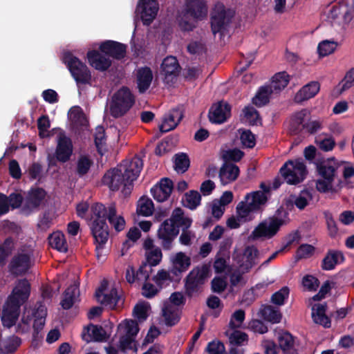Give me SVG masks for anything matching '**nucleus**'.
<instances>
[{
	"label": "nucleus",
	"instance_id": "obj_57",
	"mask_svg": "<svg viewBox=\"0 0 354 354\" xmlns=\"http://www.w3.org/2000/svg\"><path fill=\"white\" fill-rule=\"evenodd\" d=\"M162 315L165 320V324L168 326H173L180 321V317L177 313L169 308L162 310Z\"/></svg>",
	"mask_w": 354,
	"mask_h": 354
},
{
	"label": "nucleus",
	"instance_id": "obj_2",
	"mask_svg": "<svg viewBox=\"0 0 354 354\" xmlns=\"http://www.w3.org/2000/svg\"><path fill=\"white\" fill-rule=\"evenodd\" d=\"M143 167V161L135 156L130 162L113 168L105 173L102 181L111 190L118 191L122 187V193L124 196L130 195L133 187V182L139 176Z\"/></svg>",
	"mask_w": 354,
	"mask_h": 354
},
{
	"label": "nucleus",
	"instance_id": "obj_4",
	"mask_svg": "<svg viewBox=\"0 0 354 354\" xmlns=\"http://www.w3.org/2000/svg\"><path fill=\"white\" fill-rule=\"evenodd\" d=\"M235 11L227 8L221 2H217L210 12V26L212 34H219L221 37L229 30Z\"/></svg>",
	"mask_w": 354,
	"mask_h": 354
},
{
	"label": "nucleus",
	"instance_id": "obj_60",
	"mask_svg": "<svg viewBox=\"0 0 354 354\" xmlns=\"http://www.w3.org/2000/svg\"><path fill=\"white\" fill-rule=\"evenodd\" d=\"M339 84L342 85L340 88L341 93L349 89L354 85V67L346 73L344 78Z\"/></svg>",
	"mask_w": 354,
	"mask_h": 354
},
{
	"label": "nucleus",
	"instance_id": "obj_47",
	"mask_svg": "<svg viewBox=\"0 0 354 354\" xmlns=\"http://www.w3.org/2000/svg\"><path fill=\"white\" fill-rule=\"evenodd\" d=\"M145 256L146 262L144 263L149 265V266L151 268L152 266H156L160 263L162 258V253L161 249L158 247H156L153 250L147 251L145 252Z\"/></svg>",
	"mask_w": 354,
	"mask_h": 354
},
{
	"label": "nucleus",
	"instance_id": "obj_16",
	"mask_svg": "<svg viewBox=\"0 0 354 354\" xmlns=\"http://www.w3.org/2000/svg\"><path fill=\"white\" fill-rule=\"evenodd\" d=\"M89 64L99 71H106L112 65L109 57L102 53L100 50H88L86 54Z\"/></svg>",
	"mask_w": 354,
	"mask_h": 354
},
{
	"label": "nucleus",
	"instance_id": "obj_41",
	"mask_svg": "<svg viewBox=\"0 0 354 354\" xmlns=\"http://www.w3.org/2000/svg\"><path fill=\"white\" fill-rule=\"evenodd\" d=\"M15 242L12 237H7L0 243V263L4 264L7 258L11 255L15 249Z\"/></svg>",
	"mask_w": 354,
	"mask_h": 354
},
{
	"label": "nucleus",
	"instance_id": "obj_5",
	"mask_svg": "<svg viewBox=\"0 0 354 354\" xmlns=\"http://www.w3.org/2000/svg\"><path fill=\"white\" fill-rule=\"evenodd\" d=\"M62 61L66 65L77 86L91 85V72L84 62L70 51L63 53Z\"/></svg>",
	"mask_w": 354,
	"mask_h": 354
},
{
	"label": "nucleus",
	"instance_id": "obj_13",
	"mask_svg": "<svg viewBox=\"0 0 354 354\" xmlns=\"http://www.w3.org/2000/svg\"><path fill=\"white\" fill-rule=\"evenodd\" d=\"M99 50L109 58L121 60L126 56L127 45L113 40H106L100 44Z\"/></svg>",
	"mask_w": 354,
	"mask_h": 354
},
{
	"label": "nucleus",
	"instance_id": "obj_28",
	"mask_svg": "<svg viewBox=\"0 0 354 354\" xmlns=\"http://www.w3.org/2000/svg\"><path fill=\"white\" fill-rule=\"evenodd\" d=\"M69 117L74 128L82 130L88 124V120L81 107L76 106L70 109Z\"/></svg>",
	"mask_w": 354,
	"mask_h": 354
},
{
	"label": "nucleus",
	"instance_id": "obj_23",
	"mask_svg": "<svg viewBox=\"0 0 354 354\" xmlns=\"http://www.w3.org/2000/svg\"><path fill=\"white\" fill-rule=\"evenodd\" d=\"M320 88L319 84L317 82H311L301 88L296 93L295 101L297 103H301L315 97Z\"/></svg>",
	"mask_w": 354,
	"mask_h": 354
},
{
	"label": "nucleus",
	"instance_id": "obj_44",
	"mask_svg": "<svg viewBox=\"0 0 354 354\" xmlns=\"http://www.w3.org/2000/svg\"><path fill=\"white\" fill-rule=\"evenodd\" d=\"M46 196V192L41 187L32 188L28 194V201L33 207H39Z\"/></svg>",
	"mask_w": 354,
	"mask_h": 354
},
{
	"label": "nucleus",
	"instance_id": "obj_19",
	"mask_svg": "<svg viewBox=\"0 0 354 354\" xmlns=\"http://www.w3.org/2000/svg\"><path fill=\"white\" fill-rule=\"evenodd\" d=\"M172 268L170 272L178 279L182 274L187 271L191 265V259L183 252H178L172 259Z\"/></svg>",
	"mask_w": 354,
	"mask_h": 354
},
{
	"label": "nucleus",
	"instance_id": "obj_46",
	"mask_svg": "<svg viewBox=\"0 0 354 354\" xmlns=\"http://www.w3.org/2000/svg\"><path fill=\"white\" fill-rule=\"evenodd\" d=\"M175 169L178 172L185 173L190 165V160L188 155L185 153H179L175 155L174 160Z\"/></svg>",
	"mask_w": 354,
	"mask_h": 354
},
{
	"label": "nucleus",
	"instance_id": "obj_11",
	"mask_svg": "<svg viewBox=\"0 0 354 354\" xmlns=\"http://www.w3.org/2000/svg\"><path fill=\"white\" fill-rule=\"evenodd\" d=\"M178 234L179 229L176 228L167 219L160 225L157 239L164 250L169 251L172 249L173 242Z\"/></svg>",
	"mask_w": 354,
	"mask_h": 354
},
{
	"label": "nucleus",
	"instance_id": "obj_56",
	"mask_svg": "<svg viewBox=\"0 0 354 354\" xmlns=\"http://www.w3.org/2000/svg\"><path fill=\"white\" fill-rule=\"evenodd\" d=\"M243 112L246 120L251 125H257V122L260 120V115L257 110L252 106H246Z\"/></svg>",
	"mask_w": 354,
	"mask_h": 354
},
{
	"label": "nucleus",
	"instance_id": "obj_45",
	"mask_svg": "<svg viewBox=\"0 0 354 354\" xmlns=\"http://www.w3.org/2000/svg\"><path fill=\"white\" fill-rule=\"evenodd\" d=\"M93 163L92 160L88 156L85 155L80 156L77 162V174L80 177L85 176L89 171Z\"/></svg>",
	"mask_w": 354,
	"mask_h": 354
},
{
	"label": "nucleus",
	"instance_id": "obj_50",
	"mask_svg": "<svg viewBox=\"0 0 354 354\" xmlns=\"http://www.w3.org/2000/svg\"><path fill=\"white\" fill-rule=\"evenodd\" d=\"M337 46V42L334 41L324 40L318 44L317 51L321 57H325L333 53Z\"/></svg>",
	"mask_w": 354,
	"mask_h": 354
},
{
	"label": "nucleus",
	"instance_id": "obj_32",
	"mask_svg": "<svg viewBox=\"0 0 354 354\" xmlns=\"http://www.w3.org/2000/svg\"><path fill=\"white\" fill-rule=\"evenodd\" d=\"M80 293L78 286L73 284L69 286L63 294L61 306L65 310L71 308L75 303V297Z\"/></svg>",
	"mask_w": 354,
	"mask_h": 354
},
{
	"label": "nucleus",
	"instance_id": "obj_6",
	"mask_svg": "<svg viewBox=\"0 0 354 354\" xmlns=\"http://www.w3.org/2000/svg\"><path fill=\"white\" fill-rule=\"evenodd\" d=\"M136 97L127 86H122L111 97L110 114L114 118L124 116L134 105Z\"/></svg>",
	"mask_w": 354,
	"mask_h": 354
},
{
	"label": "nucleus",
	"instance_id": "obj_20",
	"mask_svg": "<svg viewBox=\"0 0 354 354\" xmlns=\"http://www.w3.org/2000/svg\"><path fill=\"white\" fill-rule=\"evenodd\" d=\"M230 110L231 107L227 103L220 102L214 104L209 111V120L212 123L221 124L227 120Z\"/></svg>",
	"mask_w": 354,
	"mask_h": 354
},
{
	"label": "nucleus",
	"instance_id": "obj_38",
	"mask_svg": "<svg viewBox=\"0 0 354 354\" xmlns=\"http://www.w3.org/2000/svg\"><path fill=\"white\" fill-rule=\"evenodd\" d=\"M244 199L248 201L250 206L254 207L257 212L259 211L261 206L265 205L268 201L266 195L261 191H255L247 194Z\"/></svg>",
	"mask_w": 354,
	"mask_h": 354
},
{
	"label": "nucleus",
	"instance_id": "obj_12",
	"mask_svg": "<svg viewBox=\"0 0 354 354\" xmlns=\"http://www.w3.org/2000/svg\"><path fill=\"white\" fill-rule=\"evenodd\" d=\"M159 4L156 0H139L136 12L145 26H149L157 16Z\"/></svg>",
	"mask_w": 354,
	"mask_h": 354
},
{
	"label": "nucleus",
	"instance_id": "obj_7",
	"mask_svg": "<svg viewBox=\"0 0 354 354\" xmlns=\"http://www.w3.org/2000/svg\"><path fill=\"white\" fill-rule=\"evenodd\" d=\"M209 273V267L206 264L193 268L185 279V295L192 298L201 293Z\"/></svg>",
	"mask_w": 354,
	"mask_h": 354
},
{
	"label": "nucleus",
	"instance_id": "obj_1",
	"mask_svg": "<svg viewBox=\"0 0 354 354\" xmlns=\"http://www.w3.org/2000/svg\"><path fill=\"white\" fill-rule=\"evenodd\" d=\"M91 230L94 239L102 243L109 236L108 220L110 225L117 232L124 229L126 222L122 216L117 215V209L114 203L106 207L102 203H96L90 207Z\"/></svg>",
	"mask_w": 354,
	"mask_h": 354
},
{
	"label": "nucleus",
	"instance_id": "obj_14",
	"mask_svg": "<svg viewBox=\"0 0 354 354\" xmlns=\"http://www.w3.org/2000/svg\"><path fill=\"white\" fill-rule=\"evenodd\" d=\"M73 146L72 140L64 133L58 136L57 145L55 149V158L60 162H68L73 154Z\"/></svg>",
	"mask_w": 354,
	"mask_h": 354
},
{
	"label": "nucleus",
	"instance_id": "obj_30",
	"mask_svg": "<svg viewBox=\"0 0 354 354\" xmlns=\"http://www.w3.org/2000/svg\"><path fill=\"white\" fill-rule=\"evenodd\" d=\"M307 113L306 109H302L292 114L290 121V129L292 133L297 134L304 130Z\"/></svg>",
	"mask_w": 354,
	"mask_h": 354
},
{
	"label": "nucleus",
	"instance_id": "obj_8",
	"mask_svg": "<svg viewBox=\"0 0 354 354\" xmlns=\"http://www.w3.org/2000/svg\"><path fill=\"white\" fill-rule=\"evenodd\" d=\"M278 344L273 341L266 340L262 346L265 354H299L296 337L290 333L286 331L278 336Z\"/></svg>",
	"mask_w": 354,
	"mask_h": 354
},
{
	"label": "nucleus",
	"instance_id": "obj_49",
	"mask_svg": "<svg viewBox=\"0 0 354 354\" xmlns=\"http://www.w3.org/2000/svg\"><path fill=\"white\" fill-rule=\"evenodd\" d=\"M257 212L256 209L250 206L248 201H241L236 206V213L239 218L245 221L250 216L251 213Z\"/></svg>",
	"mask_w": 354,
	"mask_h": 354
},
{
	"label": "nucleus",
	"instance_id": "obj_58",
	"mask_svg": "<svg viewBox=\"0 0 354 354\" xmlns=\"http://www.w3.org/2000/svg\"><path fill=\"white\" fill-rule=\"evenodd\" d=\"M302 285L309 291H315L319 286V281L313 275L306 274L302 279Z\"/></svg>",
	"mask_w": 354,
	"mask_h": 354
},
{
	"label": "nucleus",
	"instance_id": "obj_21",
	"mask_svg": "<svg viewBox=\"0 0 354 354\" xmlns=\"http://www.w3.org/2000/svg\"><path fill=\"white\" fill-rule=\"evenodd\" d=\"M240 170L237 165L225 161L221 167L218 177L222 185H227L237 179Z\"/></svg>",
	"mask_w": 354,
	"mask_h": 354
},
{
	"label": "nucleus",
	"instance_id": "obj_22",
	"mask_svg": "<svg viewBox=\"0 0 354 354\" xmlns=\"http://www.w3.org/2000/svg\"><path fill=\"white\" fill-rule=\"evenodd\" d=\"M161 70L165 79L169 77H176L180 70V66L178 59L174 56H167L165 57L161 64Z\"/></svg>",
	"mask_w": 354,
	"mask_h": 354
},
{
	"label": "nucleus",
	"instance_id": "obj_51",
	"mask_svg": "<svg viewBox=\"0 0 354 354\" xmlns=\"http://www.w3.org/2000/svg\"><path fill=\"white\" fill-rule=\"evenodd\" d=\"M290 294V289L288 286H283L275 292L271 297V302L277 306H282L288 299Z\"/></svg>",
	"mask_w": 354,
	"mask_h": 354
},
{
	"label": "nucleus",
	"instance_id": "obj_33",
	"mask_svg": "<svg viewBox=\"0 0 354 354\" xmlns=\"http://www.w3.org/2000/svg\"><path fill=\"white\" fill-rule=\"evenodd\" d=\"M229 330L225 332V335L228 337L229 345L232 346H242L246 345L248 342V335L237 329Z\"/></svg>",
	"mask_w": 354,
	"mask_h": 354
},
{
	"label": "nucleus",
	"instance_id": "obj_36",
	"mask_svg": "<svg viewBox=\"0 0 354 354\" xmlns=\"http://www.w3.org/2000/svg\"><path fill=\"white\" fill-rule=\"evenodd\" d=\"M21 343V339L12 335L0 342V353L9 354L14 353Z\"/></svg>",
	"mask_w": 354,
	"mask_h": 354
},
{
	"label": "nucleus",
	"instance_id": "obj_55",
	"mask_svg": "<svg viewBox=\"0 0 354 354\" xmlns=\"http://www.w3.org/2000/svg\"><path fill=\"white\" fill-rule=\"evenodd\" d=\"M312 194L308 190H303L294 201V204L299 209L303 210L308 205L309 201L312 200Z\"/></svg>",
	"mask_w": 354,
	"mask_h": 354
},
{
	"label": "nucleus",
	"instance_id": "obj_64",
	"mask_svg": "<svg viewBox=\"0 0 354 354\" xmlns=\"http://www.w3.org/2000/svg\"><path fill=\"white\" fill-rule=\"evenodd\" d=\"M206 351L209 354H224L225 348L224 344L221 341H212L208 343Z\"/></svg>",
	"mask_w": 354,
	"mask_h": 354
},
{
	"label": "nucleus",
	"instance_id": "obj_18",
	"mask_svg": "<svg viewBox=\"0 0 354 354\" xmlns=\"http://www.w3.org/2000/svg\"><path fill=\"white\" fill-rule=\"evenodd\" d=\"M345 260V256L342 251L328 250L322 261L321 268L326 271L333 270L336 266L343 263Z\"/></svg>",
	"mask_w": 354,
	"mask_h": 354
},
{
	"label": "nucleus",
	"instance_id": "obj_9",
	"mask_svg": "<svg viewBox=\"0 0 354 354\" xmlns=\"http://www.w3.org/2000/svg\"><path fill=\"white\" fill-rule=\"evenodd\" d=\"M280 173L290 185L301 182L306 174V167L302 158L289 160L281 167Z\"/></svg>",
	"mask_w": 354,
	"mask_h": 354
},
{
	"label": "nucleus",
	"instance_id": "obj_31",
	"mask_svg": "<svg viewBox=\"0 0 354 354\" xmlns=\"http://www.w3.org/2000/svg\"><path fill=\"white\" fill-rule=\"evenodd\" d=\"M95 297L102 305L114 308L118 303L120 297L115 290H112L109 294H103L101 289L96 291Z\"/></svg>",
	"mask_w": 354,
	"mask_h": 354
},
{
	"label": "nucleus",
	"instance_id": "obj_59",
	"mask_svg": "<svg viewBox=\"0 0 354 354\" xmlns=\"http://www.w3.org/2000/svg\"><path fill=\"white\" fill-rule=\"evenodd\" d=\"M171 272H168L165 270H160L158 272L156 275L153 276L152 280L156 283L160 288H162V285L166 281H172L174 279L171 277Z\"/></svg>",
	"mask_w": 354,
	"mask_h": 354
},
{
	"label": "nucleus",
	"instance_id": "obj_48",
	"mask_svg": "<svg viewBox=\"0 0 354 354\" xmlns=\"http://www.w3.org/2000/svg\"><path fill=\"white\" fill-rule=\"evenodd\" d=\"M317 171L322 178L334 180L336 167L328 162H322L317 166Z\"/></svg>",
	"mask_w": 354,
	"mask_h": 354
},
{
	"label": "nucleus",
	"instance_id": "obj_10",
	"mask_svg": "<svg viewBox=\"0 0 354 354\" xmlns=\"http://www.w3.org/2000/svg\"><path fill=\"white\" fill-rule=\"evenodd\" d=\"M285 224V221L274 215L261 222L253 230L252 235L254 239L265 238L267 239L274 237Z\"/></svg>",
	"mask_w": 354,
	"mask_h": 354
},
{
	"label": "nucleus",
	"instance_id": "obj_61",
	"mask_svg": "<svg viewBox=\"0 0 354 354\" xmlns=\"http://www.w3.org/2000/svg\"><path fill=\"white\" fill-rule=\"evenodd\" d=\"M240 139L242 144L248 148H253L255 146V136L250 130H243Z\"/></svg>",
	"mask_w": 354,
	"mask_h": 354
},
{
	"label": "nucleus",
	"instance_id": "obj_37",
	"mask_svg": "<svg viewBox=\"0 0 354 354\" xmlns=\"http://www.w3.org/2000/svg\"><path fill=\"white\" fill-rule=\"evenodd\" d=\"M261 314L263 319L272 324L279 323L282 317L280 310L270 305L263 306L261 309Z\"/></svg>",
	"mask_w": 354,
	"mask_h": 354
},
{
	"label": "nucleus",
	"instance_id": "obj_24",
	"mask_svg": "<svg viewBox=\"0 0 354 354\" xmlns=\"http://www.w3.org/2000/svg\"><path fill=\"white\" fill-rule=\"evenodd\" d=\"M30 257L27 254L20 253L15 255L9 263V270L13 274L25 272L29 266Z\"/></svg>",
	"mask_w": 354,
	"mask_h": 354
},
{
	"label": "nucleus",
	"instance_id": "obj_54",
	"mask_svg": "<svg viewBox=\"0 0 354 354\" xmlns=\"http://www.w3.org/2000/svg\"><path fill=\"white\" fill-rule=\"evenodd\" d=\"M259 253L258 250L253 245L247 246L243 252V257L245 259L246 268H251L254 263L255 258Z\"/></svg>",
	"mask_w": 354,
	"mask_h": 354
},
{
	"label": "nucleus",
	"instance_id": "obj_43",
	"mask_svg": "<svg viewBox=\"0 0 354 354\" xmlns=\"http://www.w3.org/2000/svg\"><path fill=\"white\" fill-rule=\"evenodd\" d=\"M153 203L149 198L142 197L138 202L136 212L138 215L149 216L153 214Z\"/></svg>",
	"mask_w": 354,
	"mask_h": 354
},
{
	"label": "nucleus",
	"instance_id": "obj_34",
	"mask_svg": "<svg viewBox=\"0 0 354 354\" xmlns=\"http://www.w3.org/2000/svg\"><path fill=\"white\" fill-rule=\"evenodd\" d=\"M49 245L54 249L61 252H66L68 251V244L65 239L64 234L59 232H55L49 235Z\"/></svg>",
	"mask_w": 354,
	"mask_h": 354
},
{
	"label": "nucleus",
	"instance_id": "obj_63",
	"mask_svg": "<svg viewBox=\"0 0 354 354\" xmlns=\"http://www.w3.org/2000/svg\"><path fill=\"white\" fill-rule=\"evenodd\" d=\"M315 250L312 245L301 244L297 250V257L299 259L308 258L313 254Z\"/></svg>",
	"mask_w": 354,
	"mask_h": 354
},
{
	"label": "nucleus",
	"instance_id": "obj_53",
	"mask_svg": "<svg viewBox=\"0 0 354 354\" xmlns=\"http://www.w3.org/2000/svg\"><path fill=\"white\" fill-rule=\"evenodd\" d=\"M245 317V311L242 309L236 310L231 316L229 328L230 330L238 329L241 327Z\"/></svg>",
	"mask_w": 354,
	"mask_h": 354
},
{
	"label": "nucleus",
	"instance_id": "obj_35",
	"mask_svg": "<svg viewBox=\"0 0 354 354\" xmlns=\"http://www.w3.org/2000/svg\"><path fill=\"white\" fill-rule=\"evenodd\" d=\"M201 195L196 190L186 192L182 198L183 205L191 210L196 209L201 205Z\"/></svg>",
	"mask_w": 354,
	"mask_h": 354
},
{
	"label": "nucleus",
	"instance_id": "obj_17",
	"mask_svg": "<svg viewBox=\"0 0 354 354\" xmlns=\"http://www.w3.org/2000/svg\"><path fill=\"white\" fill-rule=\"evenodd\" d=\"M183 118L181 107L178 106L170 110L163 119L162 123L159 126L161 133H167L174 129Z\"/></svg>",
	"mask_w": 354,
	"mask_h": 354
},
{
	"label": "nucleus",
	"instance_id": "obj_26",
	"mask_svg": "<svg viewBox=\"0 0 354 354\" xmlns=\"http://www.w3.org/2000/svg\"><path fill=\"white\" fill-rule=\"evenodd\" d=\"M326 304H315L312 308V317L315 323L328 328L331 326V322L330 318L326 315Z\"/></svg>",
	"mask_w": 354,
	"mask_h": 354
},
{
	"label": "nucleus",
	"instance_id": "obj_62",
	"mask_svg": "<svg viewBox=\"0 0 354 354\" xmlns=\"http://www.w3.org/2000/svg\"><path fill=\"white\" fill-rule=\"evenodd\" d=\"M151 272L152 268H151L149 265L142 263L138 270L136 272L137 281L144 280L145 281H147L149 279Z\"/></svg>",
	"mask_w": 354,
	"mask_h": 354
},
{
	"label": "nucleus",
	"instance_id": "obj_40",
	"mask_svg": "<svg viewBox=\"0 0 354 354\" xmlns=\"http://www.w3.org/2000/svg\"><path fill=\"white\" fill-rule=\"evenodd\" d=\"M290 81L289 75L286 72H280L275 74L272 80L270 88H272V92H278L287 86Z\"/></svg>",
	"mask_w": 354,
	"mask_h": 354
},
{
	"label": "nucleus",
	"instance_id": "obj_3",
	"mask_svg": "<svg viewBox=\"0 0 354 354\" xmlns=\"http://www.w3.org/2000/svg\"><path fill=\"white\" fill-rule=\"evenodd\" d=\"M30 293V284L26 279L19 280L13 288L4 304L1 319L4 327L8 328L15 326L20 314V307L28 299Z\"/></svg>",
	"mask_w": 354,
	"mask_h": 354
},
{
	"label": "nucleus",
	"instance_id": "obj_52",
	"mask_svg": "<svg viewBox=\"0 0 354 354\" xmlns=\"http://www.w3.org/2000/svg\"><path fill=\"white\" fill-rule=\"evenodd\" d=\"M122 327L125 329V335L133 337H136L140 330L138 322L133 319H125L123 324H119L118 329Z\"/></svg>",
	"mask_w": 354,
	"mask_h": 354
},
{
	"label": "nucleus",
	"instance_id": "obj_29",
	"mask_svg": "<svg viewBox=\"0 0 354 354\" xmlns=\"http://www.w3.org/2000/svg\"><path fill=\"white\" fill-rule=\"evenodd\" d=\"M187 11L194 18H201L207 14V6L204 0H186Z\"/></svg>",
	"mask_w": 354,
	"mask_h": 354
},
{
	"label": "nucleus",
	"instance_id": "obj_42",
	"mask_svg": "<svg viewBox=\"0 0 354 354\" xmlns=\"http://www.w3.org/2000/svg\"><path fill=\"white\" fill-rule=\"evenodd\" d=\"M272 93V88L268 86H261L252 98V103L259 107L266 105L269 102V95Z\"/></svg>",
	"mask_w": 354,
	"mask_h": 354
},
{
	"label": "nucleus",
	"instance_id": "obj_15",
	"mask_svg": "<svg viewBox=\"0 0 354 354\" xmlns=\"http://www.w3.org/2000/svg\"><path fill=\"white\" fill-rule=\"evenodd\" d=\"M109 337V336L102 326L93 324L85 326L82 333V339L87 343L91 342H106Z\"/></svg>",
	"mask_w": 354,
	"mask_h": 354
},
{
	"label": "nucleus",
	"instance_id": "obj_27",
	"mask_svg": "<svg viewBox=\"0 0 354 354\" xmlns=\"http://www.w3.org/2000/svg\"><path fill=\"white\" fill-rule=\"evenodd\" d=\"M167 221H169L172 225L179 230L180 227L189 228L192 223V218L185 217L183 210L180 207L174 209L170 218L167 219Z\"/></svg>",
	"mask_w": 354,
	"mask_h": 354
},
{
	"label": "nucleus",
	"instance_id": "obj_25",
	"mask_svg": "<svg viewBox=\"0 0 354 354\" xmlns=\"http://www.w3.org/2000/svg\"><path fill=\"white\" fill-rule=\"evenodd\" d=\"M152 80L153 73L149 67H142L138 71L137 84L140 93H144L149 89Z\"/></svg>",
	"mask_w": 354,
	"mask_h": 354
},
{
	"label": "nucleus",
	"instance_id": "obj_39",
	"mask_svg": "<svg viewBox=\"0 0 354 354\" xmlns=\"http://www.w3.org/2000/svg\"><path fill=\"white\" fill-rule=\"evenodd\" d=\"M106 136L105 130L102 127H98L94 134V142L97 153L102 156L107 151Z\"/></svg>",
	"mask_w": 354,
	"mask_h": 354
}]
</instances>
